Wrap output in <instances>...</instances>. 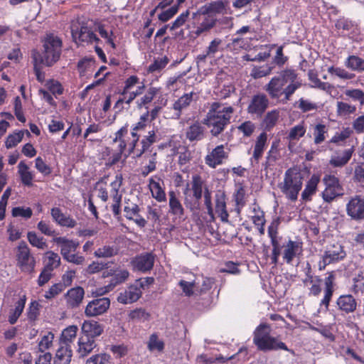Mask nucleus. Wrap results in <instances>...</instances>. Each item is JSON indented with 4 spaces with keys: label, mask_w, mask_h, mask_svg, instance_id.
Here are the masks:
<instances>
[{
    "label": "nucleus",
    "mask_w": 364,
    "mask_h": 364,
    "mask_svg": "<svg viewBox=\"0 0 364 364\" xmlns=\"http://www.w3.org/2000/svg\"><path fill=\"white\" fill-rule=\"evenodd\" d=\"M168 99L163 95L161 87L149 86L145 93L136 102V107L139 109H146L139 121L132 125L133 131H144L149 122L155 120L166 106Z\"/></svg>",
    "instance_id": "1"
},
{
    "label": "nucleus",
    "mask_w": 364,
    "mask_h": 364,
    "mask_svg": "<svg viewBox=\"0 0 364 364\" xmlns=\"http://www.w3.org/2000/svg\"><path fill=\"white\" fill-rule=\"evenodd\" d=\"M301 86L297 80V74L293 69L282 70L265 85L264 89L272 99H278L284 95L286 100H289L295 91Z\"/></svg>",
    "instance_id": "2"
},
{
    "label": "nucleus",
    "mask_w": 364,
    "mask_h": 364,
    "mask_svg": "<svg viewBox=\"0 0 364 364\" xmlns=\"http://www.w3.org/2000/svg\"><path fill=\"white\" fill-rule=\"evenodd\" d=\"M233 113L232 106L225 107L220 102H214L203 119V124L209 128L213 136L218 137L230 124Z\"/></svg>",
    "instance_id": "3"
},
{
    "label": "nucleus",
    "mask_w": 364,
    "mask_h": 364,
    "mask_svg": "<svg viewBox=\"0 0 364 364\" xmlns=\"http://www.w3.org/2000/svg\"><path fill=\"white\" fill-rule=\"evenodd\" d=\"M42 50H35L33 55L37 56L38 63L46 67H52L58 63L63 51V41L60 37L53 33H46L41 39Z\"/></svg>",
    "instance_id": "4"
},
{
    "label": "nucleus",
    "mask_w": 364,
    "mask_h": 364,
    "mask_svg": "<svg viewBox=\"0 0 364 364\" xmlns=\"http://www.w3.org/2000/svg\"><path fill=\"white\" fill-rule=\"evenodd\" d=\"M253 343L258 350L263 352L283 350L294 353L284 342L278 341L277 338L271 336V327L266 323H260L255 329Z\"/></svg>",
    "instance_id": "5"
},
{
    "label": "nucleus",
    "mask_w": 364,
    "mask_h": 364,
    "mask_svg": "<svg viewBox=\"0 0 364 364\" xmlns=\"http://www.w3.org/2000/svg\"><path fill=\"white\" fill-rule=\"evenodd\" d=\"M303 174L297 168H288L284 176V181L278 184L281 192L287 199L295 202L303 186Z\"/></svg>",
    "instance_id": "6"
},
{
    "label": "nucleus",
    "mask_w": 364,
    "mask_h": 364,
    "mask_svg": "<svg viewBox=\"0 0 364 364\" xmlns=\"http://www.w3.org/2000/svg\"><path fill=\"white\" fill-rule=\"evenodd\" d=\"M53 242L60 247V255L66 262L76 265H82L85 263V257L75 253L80 245L77 240L66 237H54Z\"/></svg>",
    "instance_id": "7"
},
{
    "label": "nucleus",
    "mask_w": 364,
    "mask_h": 364,
    "mask_svg": "<svg viewBox=\"0 0 364 364\" xmlns=\"http://www.w3.org/2000/svg\"><path fill=\"white\" fill-rule=\"evenodd\" d=\"M15 257L16 267L21 272L29 274L35 272L36 259L26 242L21 241L18 243Z\"/></svg>",
    "instance_id": "8"
},
{
    "label": "nucleus",
    "mask_w": 364,
    "mask_h": 364,
    "mask_svg": "<svg viewBox=\"0 0 364 364\" xmlns=\"http://www.w3.org/2000/svg\"><path fill=\"white\" fill-rule=\"evenodd\" d=\"M322 181L325 188L321 192V197L325 203H331L335 199L344 194L343 187L339 178L336 176L325 174Z\"/></svg>",
    "instance_id": "9"
},
{
    "label": "nucleus",
    "mask_w": 364,
    "mask_h": 364,
    "mask_svg": "<svg viewBox=\"0 0 364 364\" xmlns=\"http://www.w3.org/2000/svg\"><path fill=\"white\" fill-rule=\"evenodd\" d=\"M145 84L141 82L140 85H138L135 90L126 91L122 89L119 92V97L114 105V109H117V112H122L125 108L128 109L130 107L131 103L138 98L141 97L146 91Z\"/></svg>",
    "instance_id": "10"
},
{
    "label": "nucleus",
    "mask_w": 364,
    "mask_h": 364,
    "mask_svg": "<svg viewBox=\"0 0 364 364\" xmlns=\"http://www.w3.org/2000/svg\"><path fill=\"white\" fill-rule=\"evenodd\" d=\"M346 256V253L343 246L336 242L331 245L324 252L321 260L318 262V269L320 271L324 270L326 266L343 260Z\"/></svg>",
    "instance_id": "11"
},
{
    "label": "nucleus",
    "mask_w": 364,
    "mask_h": 364,
    "mask_svg": "<svg viewBox=\"0 0 364 364\" xmlns=\"http://www.w3.org/2000/svg\"><path fill=\"white\" fill-rule=\"evenodd\" d=\"M269 100L264 93L259 92L250 98L247 112L252 117L261 118L269 107Z\"/></svg>",
    "instance_id": "12"
},
{
    "label": "nucleus",
    "mask_w": 364,
    "mask_h": 364,
    "mask_svg": "<svg viewBox=\"0 0 364 364\" xmlns=\"http://www.w3.org/2000/svg\"><path fill=\"white\" fill-rule=\"evenodd\" d=\"M228 157L229 151L225 149V145L220 144L208 152L204 160L208 167L215 168L217 166L223 164Z\"/></svg>",
    "instance_id": "13"
},
{
    "label": "nucleus",
    "mask_w": 364,
    "mask_h": 364,
    "mask_svg": "<svg viewBox=\"0 0 364 364\" xmlns=\"http://www.w3.org/2000/svg\"><path fill=\"white\" fill-rule=\"evenodd\" d=\"M71 33L74 38H78L79 41L82 43H99L100 42V38L85 22L79 23L78 25H73Z\"/></svg>",
    "instance_id": "14"
},
{
    "label": "nucleus",
    "mask_w": 364,
    "mask_h": 364,
    "mask_svg": "<svg viewBox=\"0 0 364 364\" xmlns=\"http://www.w3.org/2000/svg\"><path fill=\"white\" fill-rule=\"evenodd\" d=\"M335 306L342 315L353 314L358 307V300L350 294H343L336 299Z\"/></svg>",
    "instance_id": "15"
},
{
    "label": "nucleus",
    "mask_w": 364,
    "mask_h": 364,
    "mask_svg": "<svg viewBox=\"0 0 364 364\" xmlns=\"http://www.w3.org/2000/svg\"><path fill=\"white\" fill-rule=\"evenodd\" d=\"M123 177L122 174H117L114 180L110 183V196L113 200L112 211L114 217L118 218L121 215V202L122 195L119 193V188L122 185Z\"/></svg>",
    "instance_id": "16"
},
{
    "label": "nucleus",
    "mask_w": 364,
    "mask_h": 364,
    "mask_svg": "<svg viewBox=\"0 0 364 364\" xmlns=\"http://www.w3.org/2000/svg\"><path fill=\"white\" fill-rule=\"evenodd\" d=\"M282 257L287 264H291L294 259L299 257L303 252V243L297 240L289 239L283 242Z\"/></svg>",
    "instance_id": "17"
},
{
    "label": "nucleus",
    "mask_w": 364,
    "mask_h": 364,
    "mask_svg": "<svg viewBox=\"0 0 364 364\" xmlns=\"http://www.w3.org/2000/svg\"><path fill=\"white\" fill-rule=\"evenodd\" d=\"M336 286L335 272L333 271L327 272L324 278L323 296L320 301V306H324L326 310L328 309L333 293L336 290Z\"/></svg>",
    "instance_id": "18"
},
{
    "label": "nucleus",
    "mask_w": 364,
    "mask_h": 364,
    "mask_svg": "<svg viewBox=\"0 0 364 364\" xmlns=\"http://www.w3.org/2000/svg\"><path fill=\"white\" fill-rule=\"evenodd\" d=\"M110 306V300L107 297L95 299L90 301L85 309L87 317H94L105 314Z\"/></svg>",
    "instance_id": "19"
},
{
    "label": "nucleus",
    "mask_w": 364,
    "mask_h": 364,
    "mask_svg": "<svg viewBox=\"0 0 364 364\" xmlns=\"http://www.w3.org/2000/svg\"><path fill=\"white\" fill-rule=\"evenodd\" d=\"M142 295L141 284L139 282L127 287L123 291L120 292L117 296L118 302L123 304H132L139 299Z\"/></svg>",
    "instance_id": "20"
},
{
    "label": "nucleus",
    "mask_w": 364,
    "mask_h": 364,
    "mask_svg": "<svg viewBox=\"0 0 364 364\" xmlns=\"http://www.w3.org/2000/svg\"><path fill=\"white\" fill-rule=\"evenodd\" d=\"M124 217L128 220L134 221L139 227L144 228L146 225V220L140 215V208L136 203L125 199L124 206Z\"/></svg>",
    "instance_id": "21"
},
{
    "label": "nucleus",
    "mask_w": 364,
    "mask_h": 364,
    "mask_svg": "<svg viewBox=\"0 0 364 364\" xmlns=\"http://www.w3.org/2000/svg\"><path fill=\"white\" fill-rule=\"evenodd\" d=\"M346 211L355 220H364V198L360 196L351 198L346 205Z\"/></svg>",
    "instance_id": "22"
},
{
    "label": "nucleus",
    "mask_w": 364,
    "mask_h": 364,
    "mask_svg": "<svg viewBox=\"0 0 364 364\" xmlns=\"http://www.w3.org/2000/svg\"><path fill=\"white\" fill-rule=\"evenodd\" d=\"M195 93L193 92L185 93L178 100H176L171 107L172 114L170 116V118L179 119L182 115L183 112L187 109L191 105V102H193V97Z\"/></svg>",
    "instance_id": "23"
},
{
    "label": "nucleus",
    "mask_w": 364,
    "mask_h": 364,
    "mask_svg": "<svg viewBox=\"0 0 364 364\" xmlns=\"http://www.w3.org/2000/svg\"><path fill=\"white\" fill-rule=\"evenodd\" d=\"M168 213L175 219L183 220L185 219V208L181 201L179 196L173 191H168Z\"/></svg>",
    "instance_id": "24"
},
{
    "label": "nucleus",
    "mask_w": 364,
    "mask_h": 364,
    "mask_svg": "<svg viewBox=\"0 0 364 364\" xmlns=\"http://www.w3.org/2000/svg\"><path fill=\"white\" fill-rule=\"evenodd\" d=\"M155 256L151 252L142 253L136 255L132 261L135 269L141 272H146L153 269Z\"/></svg>",
    "instance_id": "25"
},
{
    "label": "nucleus",
    "mask_w": 364,
    "mask_h": 364,
    "mask_svg": "<svg viewBox=\"0 0 364 364\" xmlns=\"http://www.w3.org/2000/svg\"><path fill=\"white\" fill-rule=\"evenodd\" d=\"M104 332V326L95 320H85L81 326L80 335L95 339Z\"/></svg>",
    "instance_id": "26"
},
{
    "label": "nucleus",
    "mask_w": 364,
    "mask_h": 364,
    "mask_svg": "<svg viewBox=\"0 0 364 364\" xmlns=\"http://www.w3.org/2000/svg\"><path fill=\"white\" fill-rule=\"evenodd\" d=\"M97 346L96 341L92 338L91 336L87 337L80 335L76 352L79 358H83L90 355Z\"/></svg>",
    "instance_id": "27"
},
{
    "label": "nucleus",
    "mask_w": 364,
    "mask_h": 364,
    "mask_svg": "<svg viewBox=\"0 0 364 364\" xmlns=\"http://www.w3.org/2000/svg\"><path fill=\"white\" fill-rule=\"evenodd\" d=\"M267 146V134L265 132L260 133L256 138L253 147L252 156L250 158L252 164H258L262 159Z\"/></svg>",
    "instance_id": "28"
},
{
    "label": "nucleus",
    "mask_w": 364,
    "mask_h": 364,
    "mask_svg": "<svg viewBox=\"0 0 364 364\" xmlns=\"http://www.w3.org/2000/svg\"><path fill=\"white\" fill-rule=\"evenodd\" d=\"M227 197L224 191H218L215 195V210L223 223L228 222L229 213L226 207Z\"/></svg>",
    "instance_id": "29"
},
{
    "label": "nucleus",
    "mask_w": 364,
    "mask_h": 364,
    "mask_svg": "<svg viewBox=\"0 0 364 364\" xmlns=\"http://www.w3.org/2000/svg\"><path fill=\"white\" fill-rule=\"evenodd\" d=\"M50 215L53 220L61 227L73 228L77 225L76 220L70 215L64 214L60 208H51Z\"/></svg>",
    "instance_id": "30"
},
{
    "label": "nucleus",
    "mask_w": 364,
    "mask_h": 364,
    "mask_svg": "<svg viewBox=\"0 0 364 364\" xmlns=\"http://www.w3.org/2000/svg\"><path fill=\"white\" fill-rule=\"evenodd\" d=\"M85 291L81 287H76L69 289L65 295L68 307L72 309L78 307L84 298Z\"/></svg>",
    "instance_id": "31"
},
{
    "label": "nucleus",
    "mask_w": 364,
    "mask_h": 364,
    "mask_svg": "<svg viewBox=\"0 0 364 364\" xmlns=\"http://www.w3.org/2000/svg\"><path fill=\"white\" fill-rule=\"evenodd\" d=\"M354 150V146H352L350 148L346 149L342 151L336 152L330 159V165L335 168L346 165L351 159Z\"/></svg>",
    "instance_id": "32"
},
{
    "label": "nucleus",
    "mask_w": 364,
    "mask_h": 364,
    "mask_svg": "<svg viewBox=\"0 0 364 364\" xmlns=\"http://www.w3.org/2000/svg\"><path fill=\"white\" fill-rule=\"evenodd\" d=\"M353 130L349 127H343L342 129L335 132L333 136L328 141L329 146L333 144L335 146H345L348 140L353 135Z\"/></svg>",
    "instance_id": "33"
},
{
    "label": "nucleus",
    "mask_w": 364,
    "mask_h": 364,
    "mask_svg": "<svg viewBox=\"0 0 364 364\" xmlns=\"http://www.w3.org/2000/svg\"><path fill=\"white\" fill-rule=\"evenodd\" d=\"M205 129L199 121H195L186 129V137L190 141H198L205 137Z\"/></svg>",
    "instance_id": "34"
},
{
    "label": "nucleus",
    "mask_w": 364,
    "mask_h": 364,
    "mask_svg": "<svg viewBox=\"0 0 364 364\" xmlns=\"http://www.w3.org/2000/svg\"><path fill=\"white\" fill-rule=\"evenodd\" d=\"M158 128L154 127L151 130L148 132V134L144 136L140 141L141 148L136 150V156L140 157L143 154L147 151L149 148L156 142L160 140L157 135Z\"/></svg>",
    "instance_id": "35"
},
{
    "label": "nucleus",
    "mask_w": 364,
    "mask_h": 364,
    "mask_svg": "<svg viewBox=\"0 0 364 364\" xmlns=\"http://www.w3.org/2000/svg\"><path fill=\"white\" fill-rule=\"evenodd\" d=\"M161 181V178L156 176L150 178L149 181V188L152 197L160 203L166 200L165 191L160 184Z\"/></svg>",
    "instance_id": "36"
},
{
    "label": "nucleus",
    "mask_w": 364,
    "mask_h": 364,
    "mask_svg": "<svg viewBox=\"0 0 364 364\" xmlns=\"http://www.w3.org/2000/svg\"><path fill=\"white\" fill-rule=\"evenodd\" d=\"M73 357L71 346H65L59 344L53 358L54 364H70Z\"/></svg>",
    "instance_id": "37"
},
{
    "label": "nucleus",
    "mask_w": 364,
    "mask_h": 364,
    "mask_svg": "<svg viewBox=\"0 0 364 364\" xmlns=\"http://www.w3.org/2000/svg\"><path fill=\"white\" fill-rule=\"evenodd\" d=\"M120 248L116 244H105L97 248L94 256L97 258H111L119 255Z\"/></svg>",
    "instance_id": "38"
},
{
    "label": "nucleus",
    "mask_w": 364,
    "mask_h": 364,
    "mask_svg": "<svg viewBox=\"0 0 364 364\" xmlns=\"http://www.w3.org/2000/svg\"><path fill=\"white\" fill-rule=\"evenodd\" d=\"M319 181L320 178L316 174L311 176L301 193V199L303 200L310 201L311 200V196L316 193Z\"/></svg>",
    "instance_id": "39"
},
{
    "label": "nucleus",
    "mask_w": 364,
    "mask_h": 364,
    "mask_svg": "<svg viewBox=\"0 0 364 364\" xmlns=\"http://www.w3.org/2000/svg\"><path fill=\"white\" fill-rule=\"evenodd\" d=\"M78 328L75 325L69 326L65 328L60 337L59 344L65 346H71L75 339L77 333Z\"/></svg>",
    "instance_id": "40"
},
{
    "label": "nucleus",
    "mask_w": 364,
    "mask_h": 364,
    "mask_svg": "<svg viewBox=\"0 0 364 364\" xmlns=\"http://www.w3.org/2000/svg\"><path fill=\"white\" fill-rule=\"evenodd\" d=\"M191 185V191H192V196L195 198H198L201 199L203 195L204 194V188L205 187H207L205 186V182L201 176L199 174H193L192 176Z\"/></svg>",
    "instance_id": "41"
},
{
    "label": "nucleus",
    "mask_w": 364,
    "mask_h": 364,
    "mask_svg": "<svg viewBox=\"0 0 364 364\" xmlns=\"http://www.w3.org/2000/svg\"><path fill=\"white\" fill-rule=\"evenodd\" d=\"M18 173L22 184L27 187L33 186V174L29 171L28 166L23 161L18 165Z\"/></svg>",
    "instance_id": "42"
},
{
    "label": "nucleus",
    "mask_w": 364,
    "mask_h": 364,
    "mask_svg": "<svg viewBox=\"0 0 364 364\" xmlns=\"http://www.w3.org/2000/svg\"><path fill=\"white\" fill-rule=\"evenodd\" d=\"M43 262V267L53 272L60 266L61 259L58 253L49 250L44 254Z\"/></svg>",
    "instance_id": "43"
},
{
    "label": "nucleus",
    "mask_w": 364,
    "mask_h": 364,
    "mask_svg": "<svg viewBox=\"0 0 364 364\" xmlns=\"http://www.w3.org/2000/svg\"><path fill=\"white\" fill-rule=\"evenodd\" d=\"M26 301V295H23L16 303L14 309L11 310L8 321L10 324H15L22 314Z\"/></svg>",
    "instance_id": "44"
},
{
    "label": "nucleus",
    "mask_w": 364,
    "mask_h": 364,
    "mask_svg": "<svg viewBox=\"0 0 364 364\" xmlns=\"http://www.w3.org/2000/svg\"><path fill=\"white\" fill-rule=\"evenodd\" d=\"M129 277V272L126 269L117 268L114 269L112 277L110 279L108 287L113 289L117 285L125 282Z\"/></svg>",
    "instance_id": "45"
},
{
    "label": "nucleus",
    "mask_w": 364,
    "mask_h": 364,
    "mask_svg": "<svg viewBox=\"0 0 364 364\" xmlns=\"http://www.w3.org/2000/svg\"><path fill=\"white\" fill-rule=\"evenodd\" d=\"M345 66L350 70L364 72V59L355 55H349L345 60Z\"/></svg>",
    "instance_id": "46"
},
{
    "label": "nucleus",
    "mask_w": 364,
    "mask_h": 364,
    "mask_svg": "<svg viewBox=\"0 0 364 364\" xmlns=\"http://www.w3.org/2000/svg\"><path fill=\"white\" fill-rule=\"evenodd\" d=\"M279 118V112L277 109H273L268 112L265 114L262 123L264 130L267 132L272 130V129L276 126Z\"/></svg>",
    "instance_id": "47"
},
{
    "label": "nucleus",
    "mask_w": 364,
    "mask_h": 364,
    "mask_svg": "<svg viewBox=\"0 0 364 364\" xmlns=\"http://www.w3.org/2000/svg\"><path fill=\"white\" fill-rule=\"evenodd\" d=\"M314 142L315 144H321L326 138L328 129L326 125L322 123H318L313 126Z\"/></svg>",
    "instance_id": "48"
},
{
    "label": "nucleus",
    "mask_w": 364,
    "mask_h": 364,
    "mask_svg": "<svg viewBox=\"0 0 364 364\" xmlns=\"http://www.w3.org/2000/svg\"><path fill=\"white\" fill-rule=\"evenodd\" d=\"M306 132V128L304 122L291 127L288 132L287 139L289 141H299L303 137Z\"/></svg>",
    "instance_id": "49"
},
{
    "label": "nucleus",
    "mask_w": 364,
    "mask_h": 364,
    "mask_svg": "<svg viewBox=\"0 0 364 364\" xmlns=\"http://www.w3.org/2000/svg\"><path fill=\"white\" fill-rule=\"evenodd\" d=\"M27 239L29 243L34 247L38 248V250H46L48 248V244L46 242V240L33 231H29L27 233Z\"/></svg>",
    "instance_id": "50"
},
{
    "label": "nucleus",
    "mask_w": 364,
    "mask_h": 364,
    "mask_svg": "<svg viewBox=\"0 0 364 364\" xmlns=\"http://www.w3.org/2000/svg\"><path fill=\"white\" fill-rule=\"evenodd\" d=\"M279 159V151L277 149V145L275 144V143H272L270 149L267 154L265 161L263 163L262 166L264 169H267L268 168L274 166Z\"/></svg>",
    "instance_id": "51"
},
{
    "label": "nucleus",
    "mask_w": 364,
    "mask_h": 364,
    "mask_svg": "<svg viewBox=\"0 0 364 364\" xmlns=\"http://www.w3.org/2000/svg\"><path fill=\"white\" fill-rule=\"evenodd\" d=\"M27 134L28 136H31L30 132L28 130L26 131H18L16 132H14L13 134H9L5 141V146L7 149H11L15 147L18 143L21 141L23 138L24 133Z\"/></svg>",
    "instance_id": "52"
},
{
    "label": "nucleus",
    "mask_w": 364,
    "mask_h": 364,
    "mask_svg": "<svg viewBox=\"0 0 364 364\" xmlns=\"http://www.w3.org/2000/svg\"><path fill=\"white\" fill-rule=\"evenodd\" d=\"M274 67L264 64L260 66H254L251 70L250 75L254 79H259L269 75Z\"/></svg>",
    "instance_id": "53"
},
{
    "label": "nucleus",
    "mask_w": 364,
    "mask_h": 364,
    "mask_svg": "<svg viewBox=\"0 0 364 364\" xmlns=\"http://www.w3.org/2000/svg\"><path fill=\"white\" fill-rule=\"evenodd\" d=\"M228 4L226 0L213 1L206 6L205 11L208 13L224 14L226 13Z\"/></svg>",
    "instance_id": "54"
},
{
    "label": "nucleus",
    "mask_w": 364,
    "mask_h": 364,
    "mask_svg": "<svg viewBox=\"0 0 364 364\" xmlns=\"http://www.w3.org/2000/svg\"><path fill=\"white\" fill-rule=\"evenodd\" d=\"M41 305L37 301H32L27 309L26 316L28 321L33 325L40 315Z\"/></svg>",
    "instance_id": "55"
},
{
    "label": "nucleus",
    "mask_w": 364,
    "mask_h": 364,
    "mask_svg": "<svg viewBox=\"0 0 364 364\" xmlns=\"http://www.w3.org/2000/svg\"><path fill=\"white\" fill-rule=\"evenodd\" d=\"M251 220L254 225H259L261 222H266L264 212L259 204L255 203L251 206Z\"/></svg>",
    "instance_id": "56"
},
{
    "label": "nucleus",
    "mask_w": 364,
    "mask_h": 364,
    "mask_svg": "<svg viewBox=\"0 0 364 364\" xmlns=\"http://www.w3.org/2000/svg\"><path fill=\"white\" fill-rule=\"evenodd\" d=\"M164 342L159 338L157 333H154L149 336L147 343V348L149 350H157L159 352H162L164 350Z\"/></svg>",
    "instance_id": "57"
},
{
    "label": "nucleus",
    "mask_w": 364,
    "mask_h": 364,
    "mask_svg": "<svg viewBox=\"0 0 364 364\" xmlns=\"http://www.w3.org/2000/svg\"><path fill=\"white\" fill-rule=\"evenodd\" d=\"M111 355L107 353H100L88 358L85 364H109L111 363Z\"/></svg>",
    "instance_id": "58"
},
{
    "label": "nucleus",
    "mask_w": 364,
    "mask_h": 364,
    "mask_svg": "<svg viewBox=\"0 0 364 364\" xmlns=\"http://www.w3.org/2000/svg\"><path fill=\"white\" fill-rule=\"evenodd\" d=\"M169 61V58L166 55L155 58L154 62L149 65L148 71L151 73L154 72H159L166 68Z\"/></svg>",
    "instance_id": "59"
},
{
    "label": "nucleus",
    "mask_w": 364,
    "mask_h": 364,
    "mask_svg": "<svg viewBox=\"0 0 364 364\" xmlns=\"http://www.w3.org/2000/svg\"><path fill=\"white\" fill-rule=\"evenodd\" d=\"M328 73L331 75L337 76L343 80H351L355 77V75L346 70L341 67L330 66L328 68Z\"/></svg>",
    "instance_id": "60"
},
{
    "label": "nucleus",
    "mask_w": 364,
    "mask_h": 364,
    "mask_svg": "<svg viewBox=\"0 0 364 364\" xmlns=\"http://www.w3.org/2000/svg\"><path fill=\"white\" fill-rule=\"evenodd\" d=\"M356 107L347 102L338 101L336 103V112L339 116H347L353 114Z\"/></svg>",
    "instance_id": "61"
},
{
    "label": "nucleus",
    "mask_w": 364,
    "mask_h": 364,
    "mask_svg": "<svg viewBox=\"0 0 364 364\" xmlns=\"http://www.w3.org/2000/svg\"><path fill=\"white\" fill-rule=\"evenodd\" d=\"M280 224L279 218L274 219L268 226L267 234L271 242H279L278 230Z\"/></svg>",
    "instance_id": "62"
},
{
    "label": "nucleus",
    "mask_w": 364,
    "mask_h": 364,
    "mask_svg": "<svg viewBox=\"0 0 364 364\" xmlns=\"http://www.w3.org/2000/svg\"><path fill=\"white\" fill-rule=\"evenodd\" d=\"M178 9L179 6L174 4L166 10H162V11L158 14V19L163 23L167 22L178 13Z\"/></svg>",
    "instance_id": "63"
},
{
    "label": "nucleus",
    "mask_w": 364,
    "mask_h": 364,
    "mask_svg": "<svg viewBox=\"0 0 364 364\" xmlns=\"http://www.w3.org/2000/svg\"><path fill=\"white\" fill-rule=\"evenodd\" d=\"M255 124L250 120L245 121L237 127V130L242 133L244 137H250L255 132Z\"/></svg>",
    "instance_id": "64"
}]
</instances>
